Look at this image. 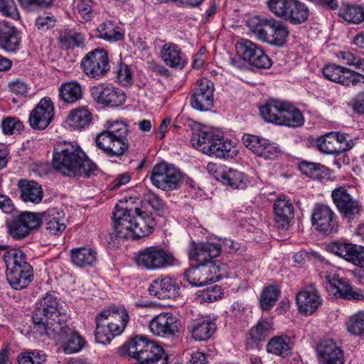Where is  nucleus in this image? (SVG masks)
Returning <instances> with one entry per match:
<instances>
[{
    "label": "nucleus",
    "instance_id": "obj_56",
    "mask_svg": "<svg viewBox=\"0 0 364 364\" xmlns=\"http://www.w3.org/2000/svg\"><path fill=\"white\" fill-rule=\"evenodd\" d=\"M46 360V355L38 351L21 353L18 356V364H43Z\"/></svg>",
    "mask_w": 364,
    "mask_h": 364
},
{
    "label": "nucleus",
    "instance_id": "obj_15",
    "mask_svg": "<svg viewBox=\"0 0 364 364\" xmlns=\"http://www.w3.org/2000/svg\"><path fill=\"white\" fill-rule=\"evenodd\" d=\"M80 65L85 75L95 80L102 79L110 70L107 53L102 49H95L87 53Z\"/></svg>",
    "mask_w": 364,
    "mask_h": 364
},
{
    "label": "nucleus",
    "instance_id": "obj_36",
    "mask_svg": "<svg viewBox=\"0 0 364 364\" xmlns=\"http://www.w3.org/2000/svg\"><path fill=\"white\" fill-rule=\"evenodd\" d=\"M286 101L271 99L259 107L262 117L267 122L279 125Z\"/></svg>",
    "mask_w": 364,
    "mask_h": 364
},
{
    "label": "nucleus",
    "instance_id": "obj_12",
    "mask_svg": "<svg viewBox=\"0 0 364 364\" xmlns=\"http://www.w3.org/2000/svg\"><path fill=\"white\" fill-rule=\"evenodd\" d=\"M331 198L343 218L350 220L358 218L361 215L362 204L345 186L333 189Z\"/></svg>",
    "mask_w": 364,
    "mask_h": 364
},
{
    "label": "nucleus",
    "instance_id": "obj_37",
    "mask_svg": "<svg viewBox=\"0 0 364 364\" xmlns=\"http://www.w3.org/2000/svg\"><path fill=\"white\" fill-rule=\"evenodd\" d=\"M273 328L272 323L267 320L261 319L251 328L249 338L246 341L247 348H254L258 346L259 342L263 341Z\"/></svg>",
    "mask_w": 364,
    "mask_h": 364
},
{
    "label": "nucleus",
    "instance_id": "obj_53",
    "mask_svg": "<svg viewBox=\"0 0 364 364\" xmlns=\"http://www.w3.org/2000/svg\"><path fill=\"white\" fill-rule=\"evenodd\" d=\"M242 142L244 145L251 150L253 153L258 155L260 151H262V149L263 146L267 144V139L260 138L255 135H251L248 134H245L242 136Z\"/></svg>",
    "mask_w": 364,
    "mask_h": 364
},
{
    "label": "nucleus",
    "instance_id": "obj_34",
    "mask_svg": "<svg viewBox=\"0 0 364 364\" xmlns=\"http://www.w3.org/2000/svg\"><path fill=\"white\" fill-rule=\"evenodd\" d=\"M20 198L26 203L38 204L43 198V191L40 184L33 181L21 179L18 182Z\"/></svg>",
    "mask_w": 364,
    "mask_h": 364
},
{
    "label": "nucleus",
    "instance_id": "obj_35",
    "mask_svg": "<svg viewBox=\"0 0 364 364\" xmlns=\"http://www.w3.org/2000/svg\"><path fill=\"white\" fill-rule=\"evenodd\" d=\"M97 252L89 247H80L70 250V259L77 267H91L97 261Z\"/></svg>",
    "mask_w": 364,
    "mask_h": 364
},
{
    "label": "nucleus",
    "instance_id": "obj_23",
    "mask_svg": "<svg viewBox=\"0 0 364 364\" xmlns=\"http://www.w3.org/2000/svg\"><path fill=\"white\" fill-rule=\"evenodd\" d=\"M208 169L213 171V176L216 180L232 188L242 189L246 186L247 178L243 173L237 170L222 166H215L214 164H208Z\"/></svg>",
    "mask_w": 364,
    "mask_h": 364
},
{
    "label": "nucleus",
    "instance_id": "obj_48",
    "mask_svg": "<svg viewBox=\"0 0 364 364\" xmlns=\"http://www.w3.org/2000/svg\"><path fill=\"white\" fill-rule=\"evenodd\" d=\"M339 15L349 23H360L364 21V7L355 4L347 5L340 10Z\"/></svg>",
    "mask_w": 364,
    "mask_h": 364
},
{
    "label": "nucleus",
    "instance_id": "obj_47",
    "mask_svg": "<svg viewBox=\"0 0 364 364\" xmlns=\"http://www.w3.org/2000/svg\"><path fill=\"white\" fill-rule=\"evenodd\" d=\"M280 294V290L275 285L264 287L259 297V305L263 311H269L275 304Z\"/></svg>",
    "mask_w": 364,
    "mask_h": 364
},
{
    "label": "nucleus",
    "instance_id": "obj_52",
    "mask_svg": "<svg viewBox=\"0 0 364 364\" xmlns=\"http://www.w3.org/2000/svg\"><path fill=\"white\" fill-rule=\"evenodd\" d=\"M337 56L347 65L354 67L355 70L364 73V58L350 51H340Z\"/></svg>",
    "mask_w": 364,
    "mask_h": 364
},
{
    "label": "nucleus",
    "instance_id": "obj_38",
    "mask_svg": "<svg viewBox=\"0 0 364 364\" xmlns=\"http://www.w3.org/2000/svg\"><path fill=\"white\" fill-rule=\"evenodd\" d=\"M279 125L289 127H299L304 124V119L301 111L289 102H285L284 107L280 116Z\"/></svg>",
    "mask_w": 364,
    "mask_h": 364
},
{
    "label": "nucleus",
    "instance_id": "obj_58",
    "mask_svg": "<svg viewBox=\"0 0 364 364\" xmlns=\"http://www.w3.org/2000/svg\"><path fill=\"white\" fill-rule=\"evenodd\" d=\"M1 128L5 134H14L22 130L23 125L17 118L9 117L3 120Z\"/></svg>",
    "mask_w": 364,
    "mask_h": 364
},
{
    "label": "nucleus",
    "instance_id": "obj_59",
    "mask_svg": "<svg viewBox=\"0 0 364 364\" xmlns=\"http://www.w3.org/2000/svg\"><path fill=\"white\" fill-rule=\"evenodd\" d=\"M223 294L222 288L220 286L214 285L210 288L204 289L199 296L201 301L205 302H214L220 299Z\"/></svg>",
    "mask_w": 364,
    "mask_h": 364
},
{
    "label": "nucleus",
    "instance_id": "obj_4",
    "mask_svg": "<svg viewBox=\"0 0 364 364\" xmlns=\"http://www.w3.org/2000/svg\"><path fill=\"white\" fill-rule=\"evenodd\" d=\"M105 129L97 134L95 144L108 157H120L129 149L128 124L122 120H107Z\"/></svg>",
    "mask_w": 364,
    "mask_h": 364
},
{
    "label": "nucleus",
    "instance_id": "obj_44",
    "mask_svg": "<svg viewBox=\"0 0 364 364\" xmlns=\"http://www.w3.org/2000/svg\"><path fill=\"white\" fill-rule=\"evenodd\" d=\"M97 37L107 41H120L124 37V33L119 27L110 21H105L97 28Z\"/></svg>",
    "mask_w": 364,
    "mask_h": 364
},
{
    "label": "nucleus",
    "instance_id": "obj_2",
    "mask_svg": "<svg viewBox=\"0 0 364 364\" xmlns=\"http://www.w3.org/2000/svg\"><path fill=\"white\" fill-rule=\"evenodd\" d=\"M52 166L55 171L67 176L89 178L97 171V166L86 158L80 146L64 142L53 151Z\"/></svg>",
    "mask_w": 364,
    "mask_h": 364
},
{
    "label": "nucleus",
    "instance_id": "obj_1",
    "mask_svg": "<svg viewBox=\"0 0 364 364\" xmlns=\"http://www.w3.org/2000/svg\"><path fill=\"white\" fill-rule=\"evenodd\" d=\"M112 236L126 240H135L151 235L156 222L151 213L135 208L132 211L116 205L113 212Z\"/></svg>",
    "mask_w": 364,
    "mask_h": 364
},
{
    "label": "nucleus",
    "instance_id": "obj_33",
    "mask_svg": "<svg viewBox=\"0 0 364 364\" xmlns=\"http://www.w3.org/2000/svg\"><path fill=\"white\" fill-rule=\"evenodd\" d=\"M161 56L165 65L171 68L183 69L186 60L181 48L176 44H164L161 50Z\"/></svg>",
    "mask_w": 364,
    "mask_h": 364
},
{
    "label": "nucleus",
    "instance_id": "obj_46",
    "mask_svg": "<svg viewBox=\"0 0 364 364\" xmlns=\"http://www.w3.org/2000/svg\"><path fill=\"white\" fill-rule=\"evenodd\" d=\"M316 145L319 151L326 154L339 155L342 153V148L338 146V143L331 132L319 137Z\"/></svg>",
    "mask_w": 364,
    "mask_h": 364
},
{
    "label": "nucleus",
    "instance_id": "obj_63",
    "mask_svg": "<svg viewBox=\"0 0 364 364\" xmlns=\"http://www.w3.org/2000/svg\"><path fill=\"white\" fill-rule=\"evenodd\" d=\"M132 73L127 65H121L117 71V79L123 85H128L132 80Z\"/></svg>",
    "mask_w": 364,
    "mask_h": 364
},
{
    "label": "nucleus",
    "instance_id": "obj_18",
    "mask_svg": "<svg viewBox=\"0 0 364 364\" xmlns=\"http://www.w3.org/2000/svg\"><path fill=\"white\" fill-rule=\"evenodd\" d=\"M235 49L239 55L255 68L267 69L272 65V60L262 48L247 39L241 38L237 41Z\"/></svg>",
    "mask_w": 364,
    "mask_h": 364
},
{
    "label": "nucleus",
    "instance_id": "obj_20",
    "mask_svg": "<svg viewBox=\"0 0 364 364\" xmlns=\"http://www.w3.org/2000/svg\"><path fill=\"white\" fill-rule=\"evenodd\" d=\"M213 83L203 78L197 81L196 86L191 96V104L198 111H207L213 106Z\"/></svg>",
    "mask_w": 364,
    "mask_h": 364
},
{
    "label": "nucleus",
    "instance_id": "obj_31",
    "mask_svg": "<svg viewBox=\"0 0 364 364\" xmlns=\"http://www.w3.org/2000/svg\"><path fill=\"white\" fill-rule=\"evenodd\" d=\"M179 290L176 281L169 277L158 278L149 287L150 294L160 299L176 297L179 294Z\"/></svg>",
    "mask_w": 364,
    "mask_h": 364
},
{
    "label": "nucleus",
    "instance_id": "obj_9",
    "mask_svg": "<svg viewBox=\"0 0 364 364\" xmlns=\"http://www.w3.org/2000/svg\"><path fill=\"white\" fill-rule=\"evenodd\" d=\"M191 141L199 151L215 158H232L237 153L230 141L224 140L222 136L207 129H199L193 132Z\"/></svg>",
    "mask_w": 364,
    "mask_h": 364
},
{
    "label": "nucleus",
    "instance_id": "obj_7",
    "mask_svg": "<svg viewBox=\"0 0 364 364\" xmlns=\"http://www.w3.org/2000/svg\"><path fill=\"white\" fill-rule=\"evenodd\" d=\"M247 26L259 40L278 47H282L289 36L288 26L273 17L255 16L248 19Z\"/></svg>",
    "mask_w": 364,
    "mask_h": 364
},
{
    "label": "nucleus",
    "instance_id": "obj_25",
    "mask_svg": "<svg viewBox=\"0 0 364 364\" xmlns=\"http://www.w3.org/2000/svg\"><path fill=\"white\" fill-rule=\"evenodd\" d=\"M324 277L326 282L336 290L334 293L336 296L357 301L362 300L364 298L361 293L353 289L348 280L340 277L336 272H324Z\"/></svg>",
    "mask_w": 364,
    "mask_h": 364
},
{
    "label": "nucleus",
    "instance_id": "obj_42",
    "mask_svg": "<svg viewBox=\"0 0 364 364\" xmlns=\"http://www.w3.org/2000/svg\"><path fill=\"white\" fill-rule=\"evenodd\" d=\"M299 168L303 174L320 181L328 176V168L319 163L303 161L299 163Z\"/></svg>",
    "mask_w": 364,
    "mask_h": 364
},
{
    "label": "nucleus",
    "instance_id": "obj_5",
    "mask_svg": "<svg viewBox=\"0 0 364 364\" xmlns=\"http://www.w3.org/2000/svg\"><path fill=\"white\" fill-rule=\"evenodd\" d=\"M121 355H129L140 364H167L168 355L156 341L136 336L124 343L119 350Z\"/></svg>",
    "mask_w": 364,
    "mask_h": 364
},
{
    "label": "nucleus",
    "instance_id": "obj_55",
    "mask_svg": "<svg viewBox=\"0 0 364 364\" xmlns=\"http://www.w3.org/2000/svg\"><path fill=\"white\" fill-rule=\"evenodd\" d=\"M92 0H74L73 7L79 15L85 21H90L92 17Z\"/></svg>",
    "mask_w": 364,
    "mask_h": 364
},
{
    "label": "nucleus",
    "instance_id": "obj_16",
    "mask_svg": "<svg viewBox=\"0 0 364 364\" xmlns=\"http://www.w3.org/2000/svg\"><path fill=\"white\" fill-rule=\"evenodd\" d=\"M311 223L316 231L326 235L336 232L338 228L336 213L330 206L323 203L314 205L311 211Z\"/></svg>",
    "mask_w": 364,
    "mask_h": 364
},
{
    "label": "nucleus",
    "instance_id": "obj_62",
    "mask_svg": "<svg viewBox=\"0 0 364 364\" xmlns=\"http://www.w3.org/2000/svg\"><path fill=\"white\" fill-rule=\"evenodd\" d=\"M349 262L364 269V247L355 245V248H353Z\"/></svg>",
    "mask_w": 364,
    "mask_h": 364
},
{
    "label": "nucleus",
    "instance_id": "obj_51",
    "mask_svg": "<svg viewBox=\"0 0 364 364\" xmlns=\"http://www.w3.org/2000/svg\"><path fill=\"white\" fill-rule=\"evenodd\" d=\"M184 277L193 286L200 287L207 284L208 277L202 272V264H196L186 269Z\"/></svg>",
    "mask_w": 364,
    "mask_h": 364
},
{
    "label": "nucleus",
    "instance_id": "obj_30",
    "mask_svg": "<svg viewBox=\"0 0 364 364\" xmlns=\"http://www.w3.org/2000/svg\"><path fill=\"white\" fill-rule=\"evenodd\" d=\"M21 39L16 28L11 23H0V48L10 53H16L21 46Z\"/></svg>",
    "mask_w": 364,
    "mask_h": 364
},
{
    "label": "nucleus",
    "instance_id": "obj_32",
    "mask_svg": "<svg viewBox=\"0 0 364 364\" xmlns=\"http://www.w3.org/2000/svg\"><path fill=\"white\" fill-rule=\"evenodd\" d=\"M215 323L203 318L193 320L188 327L189 333L196 341H208L215 333Z\"/></svg>",
    "mask_w": 364,
    "mask_h": 364
},
{
    "label": "nucleus",
    "instance_id": "obj_54",
    "mask_svg": "<svg viewBox=\"0 0 364 364\" xmlns=\"http://www.w3.org/2000/svg\"><path fill=\"white\" fill-rule=\"evenodd\" d=\"M221 267L213 259L202 264V272L207 277V284L215 282L222 278L220 274Z\"/></svg>",
    "mask_w": 364,
    "mask_h": 364
},
{
    "label": "nucleus",
    "instance_id": "obj_29",
    "mask_svg": "<svg viewBox=\"0 0 364 364\" xmlns=\"http://www.w3.org/2000/svg\"><path fill=\"white\" fill-rule=\"evenodd\" d=\"M274 220L279 228L287 230L294 218V205L287 197L281 196L274 203Z\"/></svg>",
    "mask_w": 364,
    "mask_h": 364
},
{
    "label": "nucleus",
    "instance_id": "obj_21",
    "mask_svg": "<svg viewBox=\"0 0 364 364\" xmlns=\"http://www.w3.org/2000/svg\"><path fill=\"white\" fill-rule=\"evenodd\" d=\"M222 245L219 242H196L192 241L188 248L189 259L203 264L220 255Z\"/></svg>",
    "mask_w": 364,
    "mask_h": 364
},
{
    "label": "nucleus",
    "instance_id": "obj_40",
    "mask_svg": "<svg viewBox=\"0 0 364 364\" xmlns=\"http://www.w3.org/2000/svg\"><path fill=\"white\" fill-rule=\"evenodd\" d=\"M316 351L320 362L330 358L329 353H333L335 355L334 359L337 361L334 364H340L341 349L333 339H321L316 346Z\"/></svg>",
    "mask_w": 364,
    "mask_h": 364
},
{
    "label": "nucleus",
    "instance_id": "obj_11",
    "mask_svg": "<svg viewBox=\"0 0 364 364\" xmlns=\"http://www.w3.org/2000/svg\"><path fill=\"white\" fill-rule=\"evenodd\" d=\"M134 260L139 267L146 270H157L173 265L176 261L173 255L159 246L145 247L135 254Z\"/></svg>",
    "mask_w": 364,
    "mask_h": 364
},
{
    "label": "nucleus",
    "instance_id": "obj_8",
    "mask_svg": "<svg viewBox=\"0 0 364 364\" xmlns=\"http://www.w3.org/2000/svg\"><path fill=\"white\" fill-rule=\"evenodd\" d=\"M6 267V279L16 290L26 288L33 278V267L26 262L24 252L20 249H10L3 256Z\"/></svg>",
    "mask_w": 364,
    "mask_h": 364
},
{
    "label": "nucleus",
    "instance_id": "obj_43",
    "mask_svg": "<svg viewBox=\"0 0 364 364\" xmlns=\"http://www.w3.org/2000/svg\"><path fill=\"white\" fill-rule=\"evenodd\" d=\"M292 343L287 336H276L272 338L267 345V352L277 355L286 356L289 354Z\"/></svg>",
    "mask_w": 364,
    "mask_h": 364
},
{
    "label": "nucleus",
    "instance_id": "obj_3",
    "mask_svg": "<svg viewBox=\"0 0 364 364\" xmlns=\"http://www.w3.org/2000/svg\"><path fill=\"white\" fill-rule=\"evenodd\" d=\"M68 316L55 292L44 294L33 311V329L39 335L57 336L60 325L68 321Z\"/></svg>",
    "mask_w": 364,
    "mask_h": 364
},
{
    "label": "nucleus",
    "instance_id": "obj_61",
    "mask_svg": "<svg viewBox=\"0 0 364 364\" xmlns=\"http://www.w3.org/2000/svg\"><path fill=\"white\" fill-rule=\"evenodd\" d=\"M143 202L147 203L154 210H160L164 208L163 200L151 191L144 193Z\"/></svg>",
    "mask_w": 364,
    "mask_h": 364
},
{
    "label": "nucleus",
    "instance_id": "obj_28",
    "mask_svg": "<svg viewBox=\"0 0 364 364\" xmlns=\"http://www.w3.org/2000/svg\"><path fill=\"white\" fill-rule=\"evenodd\" d=\"M62 329L57 332V336H48V337L60 343H65L63 346L66 353H73L80 351L85 345V341L81 336L71 329L65 322L60 325Z\"/></svg>",
    "mask_w": 364,
    "mask_h": 364
},
{
    "label": "nucleus",
    "instance_id": "obj_17",
    "mask_svg": "<svg viewBox=\"0 0 364 364\" xmlns=\"http://www.w3.org/2000/svg\"><path fill=\"white\" fill-rule=\"evenodd\" d=\"M9 235L15 240H22L32 230L39 228L38 213L24 212L6 221Z\"/></svg>",
    "mask_w": 364,
    "mask_h": 364
},
{
    "label": "nucleus",
    "instance_id": "obj_39",
    "mask_svg": "<svg viewBox=\"0 0 364 364\" xmlns=\"http://www.w3.org/2000/svg\"><path fill=\"white\" fill-rule=\"evenodd\" d=\"M91 119V112L83 107L71 110L67 117L66 123L74 129H82L90 124Z\"/></svg>",
    "mask_w": 364,
    "mask_h": 364
},
{
    "label": "nucleus",
    "instance_id": "obj_64",
    "mask_svg": "<svg viewBox=\"0 0 364 364\" xmlns=\"http://www.w3.org/2000/svg\"><path fill=\"white\" fill-rule=\"evenodd\" d=\"M353 109L358 114H364V91L358 92L351 100Z\"/></svg>",
    "mask_w": 364,
    "mask_h": 364
},
{
    "label": "nucleus",
    "instance_id": "obj_50",
    "mask_svg": "<svg viewBox=\"0 0 364 364\" xmlns=\"http://www.w3.org/2000/svg\"><path fill=\"white\" fill-rule=\"evenodd\" d=\"M346 327L351 336L364 335V311H358L350 316L346 323Z\"/></svg>",
    "mask_w": 364,
    "mask_h": 364
},
{
    "label": "nucleus",
    "instance_id": "obj_49",
    "mask_svg": "<svg viewBox=\"0 0 364 364\" xmlns=\"http://www.w3.org/2000/svg\"><path fill=\"white\" fill-rule=\"evenodd\" d=\"M353 248L355 245L344 241H334L327 245L328 250L345 260L349 262Z\"/></svg>",
    "mask_w": 364,
    "mask_h": 364
},
{
    "label": "nucleus",
    "instance_id": "obj_10",
    "mask_svg": "<svg viewBox=\"0 0 364 364\" xmlns=\"http://www.w3.org/2000/svg\"><path fill=\"white\" fill-rule=\"evenodd\" d=\"M269 10L277 18L292 25H300L309 19V7L299 0H268Z\"/></svg>",
    "mask_w": 364,
    "mask_h": 364
},
{
    "label": "nucleus",
    "instance_id": "obj_24",
    "mask_svg": "<svg viewBox=\"0 0 364 364\" xmlns=\"http://www.w3.org/2000/svg\"><path fill=\"white\" fill-rule=\"evenodd\" d=\"M54 115V106L49 97L43 98L32 110L29 117L31 126L36 129H44L50 123Z\"/></svg>",
    "mask_w": 364,
    "mask_h": 364
},
{
    "label": "nucleus",
    "instance_id": "obj_26",
    "mask_svg": "<svg viewBox=\"0 0 364 364\" xmlns=\"http://www.w3.org/2000/svg\"><path fill=\"white\" fill-rule=\"evenodd\" d=\"M39 227L42 225L48 234L57 235L65 229L64 213L57 208H48L45 212L38 214Z\"/></svg>",
    "mask_w": 364,
    "mask_h": 364
},
{
    "label": "nucleus",
    "instance_id": "obj_60",
    "mask_svg": "<svg viewBox=\"0 0 364 364\" xmlns=\"http://www.w3.org/2000/svg\"><path fill=\"white\" fill-rule=\"evenodd\" d=\"M56 20L51 14H44L38 16L35 21V26L38 30L45 31L53 28L55 24Z\"/></svg>",
    "mask_w": 364,
    "mask_h": 364
},
{
    "label": "nucleus",
    "instance_id": "obj_27",
    "mask_svg": "<svg viewBox=\"0 0 364 364\" xmlns=\"http://www.w3.org/2000/svg\"><path fill=\"white\" fill-rule=\"evenodd\" d=\"M299 312L308 316L314 314L322 303V299L314 286L304 288L296 295Z\"/></svg>",
    "mask_w": 364,
    "mask_h": 364
},
{
    "label": "nucleus",
    "instance_id": "obj_57",
    "mask_svg": "<svg viewBox=\"0 0 364 364\" xmlns=\"http://www.w3.org/2000/svg\"><path fill=\"white\" fill-rule=\"evenodd\" d=\"M0 13L12 19L18 20L20 18L14 0H0Z\"/></svg>",
    "mask_w": 364,
    "mask_h": 364
},
{
    "label": "nucleus",
    "instance_id": "obj_41",
    "mask_svg": "<svg viewBox=\"0 0 364 364\" xmlns=\"http://www.w3.org/2000/svg\"><path fill=\"white\" fill-rule=\"evenodd\" d=\"M60 98L66 103H75L82 97L81 85L77 81L63 83L60 88Z\"/></svg>",
    "mask_w": 364,
    "mask_h": 364
},
{
    "label": "nucleus",
    "instance_id": "obj_14",
    "mask_svg": "<svg viewBox=\"0 0 364 364\" xmlns=\"http://www.w3.org/2000/svg\"><path fill=\"white\" fill-rule=\"evenodd\" d=\"M322 72L325 78L345 87H364V75L348 68L332 63L324 66Z\"/></svg>",
    "mask_w": 364,
    "mask_h": 364
},
{
    "label": "nucleus",
    "instance_id": "obj_19",
    "mask_svg": "<svg viewBox=\"0 0 364 364\" xmlns=\"http://www.w3.org/2000/svg\"><path fill=\"white\" fill-rule=\"evenodd\" d=\"M149 327L154 335L168 338L178 332L179 321L172 313L164 312L155 316L150 321Z\"/></svg>",
    "mask_w": 364,
    "mask_h": 364
},
{
    "label": "nucleus",
    "instance_id": "obj_6",
    "mask_svg": "<svg viewBox=\"0 0 364 364\" xmlns=\"http://www.w3.org/2000/svg\"><path fill=\"white\" fill-rule=\"evenodd\" d=\"M129 321L126 309L109 308L96 316L95 340L102 344H108L112 338L120 335Z\"/></svg>",
    "mask_w": 364,
    "mask_h": 364
},
{
    "label": "nucleus",
    "instance_id": "obj_13",
    "mask_svg": "<svg viewBox=\"0 0 364 364\" xmlns=\"http://www.w3.org/2000/svg\"><path fill=\"white\" fill-rule=\"evenodd\" d=\"M150 180L156 188L168 191L178 189L183 178L181 172L174 166L162 162L153 167Z\"/></svg>",
    "mask_w": 364,
    "mask_h": 364
},
{
    "label": "nucleus",
    "instance_id": "obj_45",
    "mask_svg": "<svg viewBox=\"0 0 364 364\" xmlns=\"http://www.w3.org/2000/svg\"><path fill=\"white\" fill-rule=\"evenodd\" d=\"M58 41L62 47L70 48L82 46L84 38L80 33L74 30L64 29L59 31Z\"/></svg>",
    "mask_w": 364,
    "mask_h": 364
},
{
    "label": "nucleus",
    "instance_id": "obj_22",
    "mask_svg": "<svg viewBox=\"0 0 364 364\" xmlns=\"http://www.w3.org/2000/svg\"><path fill=\"white\" fill-rule=\"evenodd\" d=\"M92 97L98 102L107 106L118 107L125 102L124 92L109 85H98L91 88Z\"/></svg>",
    "mask_w": 364,
    "mask_h": 364
}]
</instances>
